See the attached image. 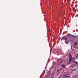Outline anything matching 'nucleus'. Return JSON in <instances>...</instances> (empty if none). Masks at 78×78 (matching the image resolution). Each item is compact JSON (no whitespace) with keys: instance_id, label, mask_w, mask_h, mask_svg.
Wrapping results in <instances>:
<instances>
[{"instance_id":"obj_1","label":"nucleus","mask_w":78,"mask_h":78,"mask_svg":"<svg viewBox=\"0 0 78 78\" xmlns=\"http://www.w3.org/2000/svg\"><path fill=\"white\" fill-rule=\"evenodd\" d=\"M68 35H70V36H69V41H70V40H71V39H72V36L73 37H75V38H76V36H75L74 35H71V34H68Z\"/></svg>"},{"instance_id":"obj_2","label":"nucleus","mask_w":78,"mask_h":78,"mask_svg":"<svg viewBox=\"0 0 78 78\" xmlns=\"http://www.w3.org/2000/svg\"><path fill=\"white\" fill-rule=\"evenodd\" d=\"M68 39V37H66L65 36H64L62 37L61 39V41H62V40H64L66 41H68L67 39Z\"/></svg>"},{"instance_id":"obj_3","label":"nucleus","mask_w":78,"mask_h":78,"mask_svg":"<svg viewBox=\"0 0 78 78\" xmlns=\"http://www.w3.org/2000/svg\"><path fill=\"white\" fill-rule=\"evenodd\" d=\"M51 74V72L48 71L47 74V75L48 76V77Z\"/></svg>"},{"instance_id":"obj_4","label":"nucleus","mask_w":78,"mask_h":78,"mask_svg":"<svg viewBox=\"0 0 78 78\" xmlns=\"http://www.w3.org/2000/svg\"><path fill=\"white\" fill-rule=\"evenodd\" d=\"M54 73H55V71H53L52 72V74H51V75L52 76L53 75H54Z\"/></svg>"},{"instance_id":"obj_5","label":"nucleus","mask_w":78,"mask_h":78,"mask_svg":"<svg viewBox=\"0 0 78 78\" xmlns=\"http://www.w3.org/2000/svg\"><path fill=\"white\" fill-rule=\"evenodd\" d=\"M71 60L72 58H71V57H70L69 58V62H70V61H71Z\"/></svg>"},{"instance_id":"obj_6","label":"nucleus","mask_w":78,"mask_h":78,"mask_svg":"<svg viewBox=\"0 0 78 78\" xmlns=\"http://www.w3.org/2000/svg\"><path fill=\"white\" fill-rule=\"evenodd\" d=\"M75 8L74 7L73 8V12H75Z\"/></svg>"},{"instance_id":"obj_7","label":"nucleus","mask_w":78,"mask_h":78,"mask_svg":"<svg viewBox=\"0 0 78 78\" xmlns=\"http://www.w3.org/2000/svg\"><path fill=\"white\" fill-rule=\"evenodd\" d=\"M62 67H63V68H64L65 67H66V66H65V65H62Z\"/></svg>"},{"instance_id":"obj_8","label":"nucleus","mask_w":78,"mask_h":78,"mask_svg":"<svg viewBox=\"0 0 78 78\" xmlns=\"http://www.w3.org/2000/svg\"><path fill=\"white\" fill-rule=\"evenodd\" d=\"M74 63H76V64H78V62H76V61H75L74 62Z\"/></svg>"},{"instance_id":"obj_9","label":"nucleus","mask_w":78,"mask_h":78,"mask_svg":"<svg viewBox=\"0 0 78 78\" xmlns=\"http://www.w3.org/2000/svg\"><path fill=\"white\" fill-rule=\"evenodd\" d=\"M65 43L67 44H69V42L67 41H65Z\"/></svg>"},{"instance_id":"obj_10","label":"nucleus","mask_w":78,"mask_h":78,"mask_svg":"<svg viewBox=\"0 0 78 78\" xmlns=\"http://www.w3.org/2000/svg\"><path fill=\"white\" fill-rule=\"evenodd\" d=\"M76 44H77V43H76L75 44H74V45H76Z\"/></svg>"},{"instance_id":"obj_11","label":"nucleus","mask_w":78,"mask_h":78,"mask_svg":"<svg viewBox=\"0 0 78 78\" xmlns=\"http://www.w3.org/2000/svg\"><path fill=\"white\" fill-rule=\"evenodd\" d=\"M67 75H68V74H66V75H64V76H67Z\"/></svg>"},{"instance_id":"obj_12","label":"nucleus","mask_w":78,"mask_h":78,"mask_svg":"<svg viewBox=\"0 0 78 78\" xmlns=\"http://www.w3.org/2000/svg\"><path fill=\"white\" fill-rule=\"evenodd\" d=\"M78 54L76 56V58H78Z\"/></svg>"},{"instance_id":"obj_13","label":"nucleus","mask_w":78,"mask_h":78,"mask_svg":"<svg viewBox=\"0 0 78 78\" xmlns=\"http://www.w3.org/2000/svg\"><path fill=\"white\" fill-rule=\"evenodd\" d=\"M66 78H69V76H66Z\"/></svg>"},{"instance_id":"obj_14","label":"nucleus","mask_w":78,"mask_h":78,"mask_svg":"<svg viewBox=\"0 0 78 78\" xmlns=\"http://www.w3.org/2000/svg\"><path fill=\"white\" fill-rule=\"evenodd\" d=\"M58 72H59V70H57Z\"/></svg>"},{"instance_id":"obj_15","label":"nucleus","mask_w":78,"mask_h":78,"mask_svg":"<svg viewBox=\"0 0 78 78\" xmlns=\"http://www.w3.org/2000/svg\"><path fill=\"white\" fill-rule=\"evenodd\" d=\"M59 60H57V61H58Z\"/></svg>"},{"instance_id":"obj_16","label":"nucleus","mask_w":78,"mask_h":78,"mask_svg":"<svg viewBox=\"0 0 78 78\" xmlns=\"http://www.w3.org/2000/svg\"><path fill=\"white\" fill-rule=\"evenodd\" d=\"M70 55H69V56H70Z\"/></svg>"}]
</instances>
